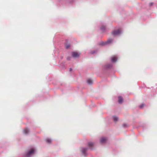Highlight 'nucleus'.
I'll use <instances>...</instances> for the list:
<instances>
[{
  "mask_svg": "<svg viewBox=\"0 0 157 157\" xmlns=\"http://www.w3.org/2000/svg\"><path fill=\"white\" fill-rule=\"evenodd\" d=\"M87 148H82L81 151L82 153L84 154L85 155L86 154V150H87Z\"/></svg>",
  "mask_w": 157,
  "mask_h": 157,
  "instance_id": "nucleus-7",
  "label": "nucleus"
},
{
  "mask_svg": "<svg viewBox=\"0 0 157 157\" xmlns=\"http://www.w3.org/2000/svg\"><path fill=\"white\" fill-rule=\"evenodd\" d=\"M71 70H72V69L71 68H70V71H71Z\"/></svg>",
  "mask_w": 157,
  "mask_h": 157,
  "instance_id": "nucleus-18",
  "label": "nucleus"
},
{
  "mask_svg": "<svg viewBox=\"0 0 157 157\" xmlns=\"http://www.w3.org/2000/svg\"><path fill=\"white\" fill-rule=\"evenodd\" d=\"M144 106V104L143 103H142L139 106V109H142Z\"/></svg>",
  "mask_w": 157,
  "mask_h": 157,
  "instance_id": "nucleus-12",
  "label": "nucleus"
},
{
  "mask_svg": "<svg viewBox=\"0 0 157 157\" xmlns=\"http://www.w3.org/2000/svg\"><path fill=\"white\" fill-rule=\"evenodd\" d=\"M29 131L27 128H25L24 130V132L25 133L27 134L29 133Z\"/></svg>",
  "mask_w": 157,
  "mask_h": 157,
  "instance_id": "nucleus-11",
  "label": "nucleus"
},
{
  "mask_svg": "<svg viewBox=\"0 0 157 157\" xmlns=\"http://www.w3.org/2000/svg\"><path fill=\"white\" fill-rule=\"evenodd\" d=\"M87 83L89 84H91L93 83V81L92 80L89 79L87 81Z\"/></svg>",
  "mask_w": 157,
  "mask_h": 157,
  "instance_id": "nucleus-9",
  "label": "nucleus"
},
{
  "mask_svg": "<svg viewBox=\"0 0 157 157\" xmlns=\"http://www.w3.org/2000/svg\"><path fill=\"white\" fill-rule=\"evenodd\" d=\"M113 121L115 122L117 121L118 120V117H113Z\"/></svg>",
  "mask_w": 157,
  "mask_h": 157,
  "instance_id": "nucleus-14",
  "label": "nucleus"
},
{
  "mask_svg": "<svg viewBox=\"0 0 157 157\" xmlns=\"http://www.w3.org/2000/svg\"><path fill=\"white\" fill-rule=\"evenodd\" d=\"M35 150L34 149L32 148L26 154V156L28 157L33 153L34 152Z\"/></svg>",
  "mask_w": 157,
  "mask_h": 157,
  "instance_id": "nucleus-3",
  "label": "nucleus"
},
{
  "mask_svg": "<svg viewBox=\"0 0 157 157\" xmlns=\"http://www.w3.org/2000/svg\"><path fill=\"white\" fill-rule=\"evenodd\" d=\"M112 40L111 39H109L108 40L105 42H101V44L102 45H105L106 44H108L111 43L112 42Z\"/></svg>",
  "mask_w": 157,
  "mask_h": 157,
  "instance_id": "nucleus-4",
  "label": "nucleus"
},
{
  "mask_svg": "<svg viewBox=\"0 0 157 157\" xmlns=\"http://www.w3.org/2000/svg\"><path fill=\"white\" fill-rule=\"evenodd\" d=\"M105 26L104 25H103V26H102L101 28V29L102 30H104L105 29Z\"/></svg>",
  "mask_w": 157,
  "mask_h": 157,
  "instance_id": "nucleus-16",
  "label": "nucleus"
},
{
  "mask_svg": "<svg viewBox=\"0 0 157 157\" xmlns=\"http://www.w3.org/2000/svg\"><path fill=\"white\" fill-rule=\"evenodd\" d=\"M80 55V54L76 52H73L72 53V56L74 58H76L79 57Z\"/></svg>",
  "mask_w": 157,
  "mask_h": 157,
  "instance_id": "nucleus-2",
  "label": "nucleus"
},
{
  "mask_svg": "<svg viewBox=\"0 0 157 157\" xmlns=\"http://www.w3.org/2000/svg\"><path fill=\"white\" fill-rule=\"evenodd\" d=\"M88 145L90 148L92 149V147L94 145V144L92 142H89L88 143Z\"/></svg>",
  "mask_w": 157,
  "mask_h": 157,
  "instance_id": "nucleus-10",
  "label": "nucleus"
},
{
  "mask_svg": "<svg viewBox=\"0 0 157 157\" xmlns=\"http://www.w3.org/2000/svg\"><path fill=\"white\" fill-rule=\"evenodd\" d=\"M117 60V58L115 56H113L111 59V61L112 62H115Z\"/></svg>",
  "mask_w": 157,
  "mask_h": 157,
  "instance_id": "nucleus-8",
  "label": "nucleus"
},
{
  "mask_svg": "<svg viewBox=\"0 0 157 157\" xmlns=\"http://www.w3.org/2000/svg\"><path fill=\"white\" fill-rule=\"evenodd\" d=\"M46 142L48 143H50L51 142V140L50 139H47L46 140Z\"/></svg>",
  "mask_w": 157,
  "mask_h": 157,
  "instance_id": "nucleus-15",
  "label": "nucleus"
},
{
  "mask_svg": "<svg viewBox=\"0 0 157 157\" xmlns=\"http://www.w3.org/2000/svg\"><path fill=\"white\" fill-rule=\"evenodd\" d=\"M121 33V31L120 29H118L117 30H114L112 32V34L115 36L116 35H118L120 34Z\"/></svg>",
  "mask_w": 157,
  "mask_h": 157,
  "instance_id": "nucleus-1",
  "label": "nucleus"
},
{
  "mask_svg": "<svg viewBox=\"0 0 157 157\" xmlns=\"http://www.w3.org/2000/svg\"><path fill=\"white\" fill-rule=\"evenodd\" d=\"M153 3L152 2H151L149 3V6L150 7H151L153 6Z\"/></svg>",
  "mask_w": 157,
  "mask_h": 157,
  "instance_id": "nucleus-17",
  "label": "nucleus"
},
{
  "mask_svg": "<svg viewBox=\"0 0 157 157\" xmlns=\"http://www.w3.org/2000/svg\"><path fill=\"white\" fill-rule=\"evenodd\" d=\"M123 101V98L121 96H119L118 97V102L119 103L121 104Z\"/></svg>",
  "mask_w": 157,
  "mask_h": 157,
  "instance_id": "nucleus-6",
  "label": "nucleus"
},
{
  "mask_svg": "<svg viewBox=\"0 0 157 157\" xmlns=\"http://www.w3.org/2000/svg\"><path fill=\"white\" fill-rule=\"evenodd\" d=\"M107 140V139L105 137H102L100 140V142L101 143H105Z\"/></svg>",
  "mask_w": 157,
  "mask_h": 157,
  "instance_id": "nucleus-5",
  "label": "nucleus"
},
{
  "mask_svg": "<svg viewBox=\"0 0 157 157\" xmlns=\"http://www.w3.org/2000/svg\"><path fill=\"white\" fill-rule=\"evenodd\" d=\"M70 45L69 44H65V48L67 49H69L70 48Z\"/></svg>",
  "mask_w": 157,
  "mask_h": 157,
  "instance_id": "nucleus-13",
  "label": "nucleus"
}]
</instances>
